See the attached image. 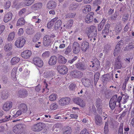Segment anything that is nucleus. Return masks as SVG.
<instances>
[{
	"mask_svg": "<svg viewBox=\"0 0 134 134\" xmlns=\"http://www.w3.org/2000/svg\"><path fill=\"white\" fill-rule=\"evenodd\" d=\"M97 29L96 27L93 25H91L90 27L87 35L89 38H91V41L92 40L93 38L94 41L96 40V37H97Z\"/></svg>",
	"mask_w": 134,
	"mask_h": 134,
	"instance_id": "nucleus-1",
	"label": "nucleus"
},
{
	"mask_svg": "<svg viewBox=\"0 0 134 134\" xmlns=\"http://www.w3.org/2000/svg\"><path fill=\"white\" fill-rule=\"evenodd\" d=\"M122 98L121 96L118 97V96L117 94L114 95L110 99L109 102V106L111 109H113L116 105V103L117 102L120 104V102Z\"/></svg>",
	"mask_w": 134,
	"mask_h": 134,
	"instance_id": "nucleus-2",
	"label": "nucleus"
},
{
	"mask_svg": "<svg viewBox=\"0 0 134 134\" xmlns=\"http://www.w3.org/2000/svg\"><path fill=\"white\" fill-rule=\"evenodd\" d=\"M52 43L51 37L48 35H46L43 37V44L46 47H48L51 45Z\"/></svg>",
	"mask_w": 134,
	"mask_h": 134,
	"instance_id": "nucleus-3",
	"label": "nucleus"
},
{
	"mask_svg": "<svg viewBox=\"0 0 134 134\" xmlns=\"http://www.w3.org/2000/svg\"><path fill=\"white\" fill-rule=\"evenodd\" d=\"M26 42L25 39L23 38L17 39L15 41L14 45L17 48H21L23 47Z\"/></svg>",
	"mask_w": 134,
	"mask_h": 134,
	"instance_id": "nucleus-4",
	"label": "nucleus"
},
{
	"mask_svg": "<svg viewBox=\"0 0 134 134\" xmlns=\"http://www.w3.org/2000/svg\"><path fill=\"white\" fill-rule=\"evenodd\" d=\"M70 75L72 78L79 79L82 77L83 74L80 71L74 70L71 71L70 73Z\"/></svg>",
	"mask_w": 134,
	"mask_h": 134,
	"instance_id": "nucleus-5",
	"label": "nucleus"
},
{
	"mask_svg": "<svg viewBox=\"0 0 134 134\" xmlns=\"http://www.w3.org/2000/svg\"><path fill=\"white\" fill-rule=\"evenodd\" d=\"M70 99L69 98L64 97L60 98L58 102L59 105L60 106H64L68 104L70 101Z\"/></svg>",
	"mask_w": 134,
	"mask_h": 134,
	"instance_id": "nucleus-6",
	"label": "nucleus"
},
{
	"mask_svg": "<svg viewBox=\"0 0 134 134\" xmlns=\"http://www.w3.org/2000/svg\"><path fill=\"white\" fill-rule=\"evenodd\" d=\"M58 72L61 74H66L68 71L67 68L65 65H59L57 67Z\"/></svg>",
	"mask_w": 134,
	"mask_h": 134,
	"instance_id": "nucleus-7",
	"label": "nucleus"
},
{
	"mask_svg": "<svg viewBox=\"0 0 134 134\" xmlns=\"http://www.w3.org/2000/svg\"><path fill=\"white\" fill-rule=\"evenodd\" d=\"M24 125L22 124H19L14 126L13 128V131L15 133L18 134L20 133V134H22L21 132L23 130Z\"/></svg>",
	"mask_w": 134,
	"mask_h": 134,
	"instance_id": "nucleus-8",
	"label": "nucleus"
},
{
	"mask_svg": "<svg viewBox=\"0 0 134 134\" xmlns=\"http://www.w3.org/2000/svg\"><path fill=\"white\" fill-rule=\"evenodd\" d=\"M43 124L41 122H39L32 126V129L34 131H40L43 129Z\"/></svg>",
	"mask_w": 134,
	"mask_h": 134,
	"instance_id": "nucleus-9",
	"label": "nucleus"
},
{
	"mask_svg": "<svg viewBox=\"0 0 134 134\" xmlns=\"http://www.w3.org/2000/svg\"><path fill=\"white\" fill-rule=\"evenodd\" d=\"M74 100L76 104L79 105L81 107L83 108L85 105V101L79 97H76L74 99Z\"/></svg>",
	"mask_w": 134,
	"mask_h": 134,
	"instance_id": "nucleus-10",
	"label": "nucleus"
},
{
	"mask_svg": "<svg viewBox=\"0 0 134 134\" xmlns=\"http://www.w3.org/2000/svg\"><path fill=\"white\" fill-rule=\"evenodd\" d=\"M13 105L12 103L11 102H7L3 104L2 109L5 111H9L11 109Z\"/></svg>",
	"mask_w": 134,
	"mask_h": 134,
	"instance_id": "nucleus-11",
	"label": "nucleus"
},
{
	"mask_svg": "<svg viewBox=\"0 0 134 134\" xmlns=\"http://www.w3.org/2000/svg\"><path fill=\"white\" fill-rule=\"evenodd\" d=\"M33 62L35 64L40 67H41L43 65L42 60L38 57H36L34 58Z\"/></svg>",
	"mask_w": 134,
	"mask_h": 134,
	"instance_id": "nucleus-12",
	"label": "nucleus"
},
{
	"mask_svg": "<svg viewBox=\"0 0 134 134\" xmlns=\"http://www.w3.org/2000/svg\"><path fill=\"white\" fill-rule=\"evenodd\" d=\"M72 49L74 53L76 54L79 52L80 50L79 44L76 42H74L73 44Z\"/></svg>",
	"mask_w": 134,
	"mask_h": 134,
	"instance_id": "nucleus-13",
	"label": "nucleus"
},
{
	"mask_svg": "<svg viewBox=\"0 0 134 134\" xmlns=\"http://www.w3.org/2000/svg\"><path fill=\"white\" fill-rule=\"evenodd\" d=\"M31 51L26 50L22 52L21 55V56L23 58L25 59L29 58L31 55Z\"/></svg>",
	"mask_w": 134,
	"mask_h": 134,
	"instance_id": "nucleus-14",
	"label": "nucleus"
},
{
	"mask_svg": "<svg viewBox=\"0 0 134 134\" xmlns=\"http://www.w3.org/2000/svg\"><path fill=\"white\" fill-rule=\"evenodd\" d=\"M94 14L93 12H90L86 15L85 18V21L87 23H90L92 21Z\"/></svg>",
	"mask_w": 134,
	"mask_h": 134,
	"instance_id": "nucleus-15",
	"label": "nucleus"
},
{
	"mask_svg": "<svg viewBox=\"0 0 134 134\" xmlns=\"http://www.w3.org/2000/svg\"><path fill=\"white\" fill-rule=\"evenodd\" d=\"M57 58L56 56L54 55L52 56L49 60V64L51 65H54L57 63Z\"/></svg>",
	"mask_w": 134,
	"mask_h": 134,
	"instance_id": "nucleus-16",
	"label": "nucleus"
},
{
	"mask_svg": "<svg viewBox=\"0 0 134 134\" xmlns=\"http://www.w3.org/2000/svg\"><path fill=\"white\" fill-rule=\"evenodd\" d=\"M81 49L82 51L85 52L89 47V43L86 41H83L81 44Z\"/></svg>",
	"mask_w": 134,
	"mask_h": 134,
	"instance_id": "nucleus-17",
	"label": "nucleus"
},
{
	"mask_svg": "<svg viewBox=\"0 0 134 134\" xmlns=\"http://www.w3.org/2000/svg\"><path fill=\"white\" fill-rule=\"evenodd\" d=\"M12 17V14L11 12H9L6 14L5 15L4 19V21L7 23L10 20Z\"/></svg>",
	"mask_w": 134,
	"mask_h": 134,
	"instance_id": "nucleus-18",
	"label": "nucleus"
},
{
	"mask_svg": "<svg viewBox=\"0 0 134 134\" xmlns=\"http://www.w3.org/2000/svg\"><path fill=\"white\" fill-rule=\"evenodd\" d=\"M94 121L96 124L100 126L102 124V118L100 116H96L94 118Z\"/></svg>",
	"mask_w": 134,
	"mask_h": 134,
	"instance_id": "nucleus-19",
	"label": "nucleus"
},
{
	"mask_svg": "<svg viewBox=\"0 0 134 134\" xmlns=\"http://www.w3.org/2000/svg\"><path fill=\"white\" fill-rule=\"evenodd\" d=\"M54 19H56L55 21H54L55 23L54 26L55 29H58L61 26L62 22V21L58 19V18L57 17H55Z\"/></svg>",
	"mask_w": 134,
	"mask_h": 134,
	"instance_id": "nucleus-20",
	"label": "nucleus"
},
{
	"mask_svg": "<svg viewBox=\"0 0 134 134\" xmlns=\"http://www.w3.org/2000/svg\"><path fill=\"white\" fill-rule=\"evenodd\" d=\"M20 59L19 58L17 57H14L11 60V64L12 65L16 64L20 61Z\"/></svg>",
	"mask_w": 134,
	"mask_h": 134,
	"instance_id": "nucleus-21",
	"label": "nucleus"
},
{
	"mask_svg": "<svg viewBox=\"0 0 134 134\" xmlns=\"http://www.w3.org/2000/svg\"><path fill=\"white\" fill-rule=\"evenodd\" d=\"M56 6V3L53 1H51L48 2L47 5L48 8H53Z\"/></svg>",
	"mask_w": 134,
	"mask_h": 134,
	"instance_id": "nucleus-22",
	"label": "nucleus"
},
{
	"mask_svg": "<svg viewBox=\"0 0 134 134\" xmlns=\"http://www.w3.org/2000/svg\"><path fill=\"white\" fill-rule=\"evenodd\" d=\"M101 2V0H96L93 2V7L94 8H100L101 7L100 5Z\"/></svg>",
	"mask_w": 134,
	"mask_h": 134,
	"instance_id": "nucleus-23",
	"label": "nucleus"
},
{
	"mask_svg": "<svg viewBox=\"0 0 134 134\" xmlns=\"http://www.w3.org/2000/svg\"><path fill=\"white\" fill-rule=\"evenodd\" d=\"M18 95L21 98L25 97L27 95V92L26 91L20 90L18 92Z\"/></svg>",
	"mask_w": 134,
	"mask_h": 134,
	"instance_id": "nucleus-24",
	"label": "nucleus"
},
{
	"mask_svg": "<svg viewBox=\"0 0 134 134\" xmlns=\"http://www.w3.org/2000/svg\"><path fill=\"white\" fill-rule=\"evenodd\" d=\"M75 66L77 68L80 70H83L86 68V67L81 63H78L76 64Z\"/></svg>",
	"mask_w": 134,
	"mask_h": 134,
	"instance_id": "nucleus-25",
	"label": "nucleus"
},
{
	"mask_svg": "<svg viewBox=\"0 0 134 134\" xmlns=\"http://www.w3.org/2000/svg\"><path fill=\"white\" fill-rule=\"evenodd\" d=\"M58 60L59 62L61 63L65 64L67 62V59L64 57L60 55L58 57Z\"/></svg>",
	"mask_w": 134,
	"mask_h": 134,
	"instance_id": "nucleus-26",
	"label": "nucleus"
},
{
	"mask_svg": "<svg viewBox=\"0 0 134 134\" xmlns=\"http://www.w3.org/2000/svg\"><path fill=\"white\" fill-rule=\"evenodd\" d=\"M25 23V21L24 18L22 17L19 18L17 21V26H21L24 25Z\"/></svg>",
	"mask_w": 134,
	"mask_h": 134,
	"instance_id": "nucleus-27",
	"label": "nucleus"
},
{
	"mask_svg": "<svg viewBox=\"0 0 134 134\" xmlns=\"http://www.w3.org/2000/svg\"><path fill=\"white\" fill-rule=\"evenodd\" d=\"M41 34L39 33H37L33 38L32 41L34 42H36L38 41L41 38Z\"/></svg>",
	"mask_w": 134,
	"mask_h": 134,
	"instance_id": "nucleus-28",
	"label": "nucleus"
},
{
	"mask_svg": "<svg viewBox=\"0 0 134 134\" xmlns=\"http://www.w3.org/2000/svg\"><path fill=\"white\" fill-rule=\"evenodd\" d=\"M12 44L11 43L6 44L4 47V49L6 51H10L12 48Z\"/></svg>",
	"mask_w": 134,
	"mask_h": 134,
	"instance_id": "nucleus-29",
	"label": "nucleus"
},
{
	"mask_svg": "<svg viewBox=\"0 0 134 134\" xmlns=\"http://www.w3.org/2000/svg\"><path fill=\"white\" fill-rule=\"evenodd\" d=\"M113 78L111 76H110L108 74H106L103 76V80L104 82L109 81L112 80Z\"/></svg>",
	"mask_w": 134,
	"mask_h": 134,
	"instance_id": "nucleus-30",
	"label": "nucleus"
},
{
	"mask_svg": "<svg viewBox=\"0 0 134 134\" xmlns=\"http://www.w3.org/2000/svg\"><path fill=\"white\" fill-rule=\"evenodd\" d=\"M15 36V33L14 32H10L8 35L7 39L9 41H12L14 38Z\"/></svg>",
	"mask_w": 134,
	"mask_h": 134,
	"instance_id": "nucleus-31",
	"label": "nucleus"
},
{
	"mask_svg": "<svg viewBox=\"0 0 134 134\" xmlns=\"http://www.w3.org/2000/svg\"><path fill=\"white\" fill-rule=\"evenodd\" d=\"M20 110L23 113L26 112L27 110V106L24 104H21L20 105Z\"/></svg>",
	"mask_w": 134,
	"mask_h": 134,
	"instance_id": "nucleus-32",
	"label": "nucleus"
},
{
	"mask_svg": "<svg viewBox=\"0 0 134 134\" xmlns=\"http://www.w3.org/2000/svg\"><path fill=\"white\" fill-rule=\"evenodd\" d=\"M42 5L41 3H37L35 4L32 6V8H41L42 7Z\"/></svg>",
	"mask_w": 134,
	"mask_h": 134,
	"instance_id": "nucleus-33",
	"label": "nucleus"
},
{
	"mask_svg": "<svg viewBox=\"0 0 134 134\" xmlns=\"http://www.w3.org/2000/svg\"><path fill=\"white\" fill-rule=\"evenodd\" d=\"M71 127L69 126H67L65 128L63 132V134H71Z\"/></svg>",
	"mask_w": 134,
	"mask_h": 134,
	"instance_id": "nucleus-34",
	"label": "nucleus"
},
{
	"mask_svg": "<svg viewBox=\"0 0 134 134\" xmlns=\"http://www.w3.org/2000/svg\"><path fill=\"white\" fill-rule=\"evenodd\" d=\"M73 23V21L72 20H70L67 22L66 24L64 25V26L66 27H65L66 29H69L71 27Z\"/></svg>",
	"mask_w": 134,
	"mask_h": 134,
	"instance_id": "nucleus-35",
	"label": "nucleus"
},
{
	"mask_svg": "<svg viewBox=\"0 0 134 134\" xmlns=\"http://www.w3.org/2000/svg\"><path fill=\"white\" fill-rule=\"evenodd\" d=\"M45 78L51 77L53 76V74L52 72L51 71H48L45 72L43 74Z\"/></svg>",
	"mask_w": 134,
	"mask_h": 134,
	"instance_id": "nucleus-36",
	"label": "nucleus"
},
{
	"mask_svg": "<svg viewBox=\"0 0 134 134\" xmlns=\"http://www.w3.org/2000/svg\"><path fill=\"white\" fill-rule=\"evenodd\" d=\"M56 19H53L49 22L47 25V26L48 28H50L54 25V21H55Z\"/></svg>",
	"mask_w": 134,
	"mask_h": 134,
	"instance_id": "nucleus-37",
	"label": "nucleus"
},
{
	"mask_svg": "<svg viewBox=\"0 0 134 134\" xmlns=\"http://www.w3.org/2000/svg\"><path fill=\"white\" fill-rule=\"evenodd\" d=\"M17 70V68L15 67H14L12 70L11 76L14 78L15 77Z\"/></svg>",
	"mask_w": 134,
	"mask_h": 134,
	"instance_id": "nucleus-38",
	"label": "nucleus"
},
{
	"mask_svg": "<svg viewBox=\"0 0 134 134\" xmlns=\"http://www.w3.org/2000/svg\"><path fill=\"white\" fill-rule=\"evenodd\" d=\"M122 98L121 100V102L124 104L126 102L127 100V99L128 98V97L127 96H126L125 95H123L122 97H121Z\"/></svg>",
	"mask_w": 134,
	"mask_h": 134,
	"instance_id": "nucleus-39",
	"label": "nucleus"
},
{
	"mask_svg": "<svg viewBox=\"0 0 134 134\" xmlns=\"http://www.w3.org/2000/svg\"><path fill=\"white\" fill-rule=\"evenodd\" d=\"M58 107V105L56 103H52L50 106V108L51 109L54 110L56 109Z\"/></svg>",
	"mask_w": 134,
	"mask_h": 134,
	"instance_id": "nucleus-40",
	"label": "nucleus"
},
{
	"mask_svg": "<svg viewBox=\"0 0 134 134\" xmlns=\"http://www.w3.org/2000/svg\"><path fill=\"white\" fill-rule=\"evenodd\" d=\"M76 87V85L74 83H71L69 85V89L72 91L74 90Z\"/></svg>",
	"mask_w": 134,
	"mask_h": 134,
	"instance_id": "nucleus-41",
	"label": "nucleus"
},
{
	"mask_svg": "<svg viewBox=\"0 0 134 134\" xmlns=\"http://www.w3.org/2000/svg\"><path fill=\"white\" fill-rule=\"evenodd\" d=\"M57 97V95L56 94H52L49 97V100L51 101L55 100Z\"/></svg>",
	"mask_w": 134,
	"mask_h": 134,
	"instance_id": "nucleus-42",
	"label": "nucleus"
},
{
	"mask_svg": "<svg viewBox=\"0 0 134 134\" xmlns=\"http://www.w3.org/2000/svg\"><path fill=\"white\" fill-rule=\"evenodd\" d=\"M49 55V51H46L42 54V56L44 58H46L48 57Z\"/></svg>",
	"mask_w": 134,
	"mask_h": 134,
	"instance_id": "nucleus-43",
	"label": "nucleus"
},
{
	"mask_svg": "<svg viewBox=\"0 0 134 134\" xmlns=\"http://www.w3.org/2000/svg\"><path fill=\"white\" fill-rule=\"evenodd\" d=\"M34 0H25L24 3L26 6H29L31 4L34 2Z\"/></svg>",
	"mask_w": 134,
	"mask_h": 134,
	"instance_id": "nucleus-44",
	"label": "nucleus"
},
{
	"mask_svg": "<svg viewBox=\"0 0 134 134\" xmlns=\"http://www.w3.org/2000/svg\"><path fill=\"white\" fill-rule=\"evenodd\" d=\"M71 51V49L70 46H68L66 49L64 53L66 55L68 54Z\"/></svg>",
	"mask_w": 134,
	"mask_h": 134,
	"instance_id": "nucleus-45",
	"label": "nucleus"
},
{
	"mask_svg": "<svg viewBox=\"0 0 134 134\" xmlns=\"http://www.w3.org/2000/svg\"><path fill=\"white\" fill-rule=\"evenodd\" d=\"M120 49V47H115L114 53V56L116 55L119 53Z\"/></svg>",
	"mask_w": 134,
	"mask_h": 134,
	"instance_id": "nucleus-46",
	"label": "nucleus"
},
{
	"mask_svg": "<svg viewBox=\"0 0 134 134\" xmlns=\"http://www.w3.org/2000/svg\"><path fill=\"white\" fill-rule=\"evenodd\" d=\"M11 5L10 2L9 1L6 2L4 5V7L6 8H9Z\"/></svg>",
	"mask_w": 134,
	"mask_h": 134,
	"instance_id": "nucleus-47",
	"label": "nucleus"
},
{
	"mask_svg": "<svg viewBox=\"0 0 134 134\" xmlns=\"http://www.w3.org/2000/svg\"><path fill=\"white\" fill-rule=\"evenodd\" d=\"M79 6L78 3H73L70 5V7L71 8H77L79 7Z\"/></svg>",
	"mask_w": 134,
	"mask_h": 134,
	"instance_id": "nucleus-48",
	"label": "nucleus"
},
{
	"mask_svg": "<svg viewBox=\"0 0 134 134\" xmlns=\"http://www.w3.org/2000/svg\"><path fill=\"white\" fill-rule=\"evenodd\" d=\"M26 9H22L20 11L19 14L20 16H22L23 15H24V14H28L26 13Z\"/></svg>",
	"mask_w": 134,
	"mask_h": 134,
	"instance_id": "nucleus-49",
	"label": "nucleus"
},
{
	"mask_svg": "<svg viewBox=\"0 0 134 134\" xmlns=\"http://www.w3.org/2000/svg\"><path fill=\"white\" fill-rule=\"evenodd\" d=\"M118 13L116 12L113 15L111 16V19L112 20H115L118 18Z\"/></svg>",
	"mask_w": 134,
	"mask_h": 134,
	"instance_id": "nucleus-50",
	"label": "nucleus"
},
{
	"mask_svg": "<svg viewBox=\"0 0 134 134\" xmlns=\"http://www.w3.org/2000/svg\"><path fill=\"white\" fill-rule=\"evenodd\" d=\"M75 15V13H69L66 15V18H72L74 17Z\"/></svg>",
	"mask_w": 134,
	"mask_h": 134,
	"instance_id": "nucleus-51",
	"label": "nucleus"
},
{
	"mask_svg": "<svg viewBox=\"0 0 134 134\" xmlns=\"http://www.w3.org/2000/svg\"><path fill=\"white\" fill-rule=\"evenodd\" d=\"M97 108V110L99 111L100 113H102V106L99 104H97L96 106Z\"/></svg>",
	"mask_w": 134,
	"mask_h": 134,
	"instance_id": "nucleus-52",
	"label": "nucleus"
},
{
	"mask_svg": "<svg viewBox=\"0 0 134 134\" xmlns=\"http://www.w3.org/2000/svg\"><path fill=\"white\" fill-rule=\"evenodd\" d=\"M104 24L103 23H100L98 25V30L99 31H100L102 30Z\"/></svg>",
	"mask_w": 134,
	"mask_h": 134,
	"instance_id": "nucleus-53",
	"label": "nucleus"
},
{
	"mask_svg": "<svg viewBox=\"0 0 134 134\" xmlns=\"http://www.w3.org/2000/svg\"><path fill=\"white\" fill-rule=\"evenodd\" d=\"M9 94H8V93L5 92H4L2 94V98L4 99H6L8 96Z\"/></svg>",
	"mask_w": 134,
	"mask_h": 134,
	"instance_id": "nucleus-54",
	"label": "nucleus"
},
{
	"mask_svg": "<svg viewBox=\"0 0 134 134\" xmlns=\"http://www.w3.org/2000/svg\"><path fill=\"white\" fill-rule=\"evenodd\" d=\"M5 29V27L4 25H0V35L4 31Z\"/></svg>",
	"mask_w": 134,
	"mask_h": 134,
	"instance_id": "nucleus-55",
	"label": "nucleus"
},
{
	"mask_svg": "<svg viewBox=\"0 0 134 134\" xmlns=\"http://www.w3.org/2000/svg\"><path fill=\"white\" fill-rule=\"evenodd\" d=\"M62 41L61 40H56L54 44V48L56 49H57L58 48V46H57V44L58 43H59V42H60Z\"/></svg>",
	"mask_w": 134,
	"mask_h": 134,
	"instance_id": "nucleus-56",
	"label": "nucleus"
},
{
	"mask_svg": "<svg viewBox=\"0 0 134 134\" xmlns=\"http://www.w3.org/2000/svg\"><path fill=\"white\" fill-rule=\"evenodd\" d=\"M77 59V57L75 56L72 59L68 60V63H69L72 64Z\"/></svg>",
	"mask_w": 134,
	"mask_h": 134,
	"instance_id": "nucleus-57",
	"label": "nucleus"
},
{
	"mask_svg": "<svg viewBox=\"0 0 134 134\" xmlns=\"http://www.w3.org/2000/svg\"><path fill=\"white\" fill-rule=\"evenodd\" d=\"M116 29L115 30V31L117 33H118L120 32L122 30V28L120 26H117L116 27Z\"/></svg>",
	"mask_w": 134,
	"mask_h": 134,
	"instance_id": "nucleus-58",
	"label": "nucleus"
},
{
	"mask_svg": "<svg viewBox=\"0 0 134 134\" xmlns=\"http://www.w3.org/2000/svg\"><path fill=\"white\" fill-rule=\"evenodd\" d=\"M22 112L20 110L18 111L14 115L13 117H16L18 116L19 115H20L22 113Z\"/></svg>",
	"mask_w": 134,
	"mask_h": 134,
	"instance_id": "nucleus-59",
	"label": "nucleus"
},
{
	"mask_svg": "<svg viewBox=\"0 0 134 134\" xmlns=\"http://www.w3.org/2000/svg\"><path fill=\"white\" fill-rule=\"evenodd\" d=\"M126 47L128 50L132 49L134 48V45H133L132 43H130Z\"/></svg>",
	"mask_w": 134,
	"mask_h": 134,
	"instance_id": "nucleus-60",
	"label": "nucleus"
},
{
	"mask_svg": "<svg viewBox=\"0 0 134 134\" xmlns=\"http://www.w3.org/2000/svg\"><path fill=\"white\" fill-rule=\"evenodd\" d=\"M115 64L116 67L118 69H120L122 67V65L119 61L116 62Z\"/></svg>",
	"mask_w": 134,
	"mask_h": 134,
	"instance_id": "nucleus-61",
	"label": "nucleus"
},
{
	"mask_svg": "<svg viewBox=\"0 0 134 134\" xmlns=\"http://www.w3.org/2000/svg\"><path fill=\"white\" fill-rule=\"evenodd\" d=\"M80 134H89V133L86 129H84L81 131Z\"/></svg>",
	"mask_w": 134,
	"mask_h": 134,
	"instance_id": "nucleus-62",
	"label": "nucleus"
},
{
	"mask_svg": "<svg viewBox=\"0 0 134 134\" xmlns=\"http://www.w3.org/2000/svg\"><path fill=\"white\" fill-rule=\"evenodd\" d=\"M109 32V30L108 29H105L103 30L102 31V34H105L107 35Z\"/></svg>",
	"mask_w": 134,
	"mask_h": 134,
	"instance_id": "nucleus-63",
	"label": "nucleus"
},
{
	"mask_svg": "<svg viewBox=\"0 0 134 134\" xmlns=\"http://www.w3.org/2000/svg\"><path fill=\"white\" fill-rule=\"evenodd\" d=\"M129 23H128L125 26L124 29V31L125 32H127L129 30Z\"/></svg>",
	"mask_w": 134,
	"mask_h": 134,
	"instance_id": "nucleus-64",
	"label": "nucleus"
}]
</instances>
